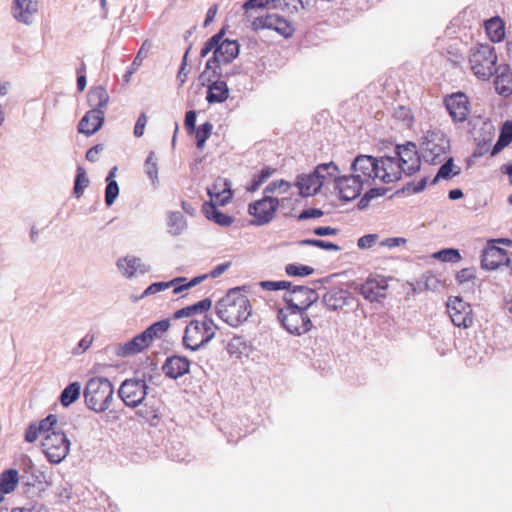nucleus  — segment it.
<instances>
[{
  "instance_id": "nucleus-1",
  "label": "nucleus",
  "mask_w": 512,
  "mask_h": 512,
  "mask_svg": "<svg viewBox=\"0 0 512 512\" xmlns=\"http://www.w3.org/2000/svg\"><path fill=\"white\" fill-rule=\"evenodd\" d=\"M420 168V155L416 145L408 142L396 146L394 156H383L380 159L371 155H358L351 163L354 177L364 186L378 183H392L401 179L402 175H412Z\"/></svg>"
},
{
  "instance_id": "nucleus-2",
  "label": "nucleus",
  "mask_w": 512,
  "mask_h": 512,
  "mask_svg": "<svg viewBox=\"0 0 512 512\" xmlns=\"http://www.w3.org/2000/svg\"><path fill=\"white\" fill-rule=\"evenodd\" d=\"M218 317L230 325L238 327L251 315V304L249 299L234 289L229 291L215 306Z\"/></svg>"
},
{
  "instance_id": "nucleus-3",
  "label": "nucleus",
  "mask_w": 512,
  "mask_h": 512,
  "mask_svg": "<svg viewBox=\"0 0 512 512\" xmlns=\"http://www.w3.org/2000/svg\"><path fill=\"white\" fill-rule=\"evenodd\" d=\"M225 30L221 29L206 41L200 51L202 58L213 51V57L206 63V69H214L220 64L232 62L239 54L240 45L236 40L223 39Z\"/></svg>"
},
{
  "instance_id": "nucleus-4",
  "label": "nucleus",
  "mask_w": 512,
  "mask_h": 512,
  "mask_svg": "<svg viewBox=\"0 0 512 512\" xmlns=\"http://www.w3.org/2000/svg\"><path fill=\"white\" fill-rule=\"evenodd\" d=\"M339 173V168L334 162L319 164L313 172L297 176L295 186L299 194L309 197L317 194L321 187L331 183Z\"/></svg>"
},
{
  "instance_id": "nucleus-5",
  "label": "nucleus",
  "mask_w": 512,
  "mask_h": 512,
  "mask_svg": "<svg viewBox=\"0 0 512 512\" xmlns=\"http://www.w3.org/2000/svg\"><path fill=\"white\" fill-rule=\"evenodd\" d=\"M83 394L87 407L101 413L110 407L114 388L107 378L93 377L87 381Z\"/></svg>"
},
{
  "instance_id": "nucleus-6",
  "label": "nucleus",
  "mask_w": 512,
  "mask_h": 512,
  "mask_svg": "<svg viewBox=\"0 0 512 512\" xmlns=\"http://www.w3.org/2000/svg\"><path fill=\"white\" fill-rule=\"evenodd\" d=\"M218 326L211 317L191 320L185 328L183 345L186 349L197 351L208 344L216 334Z\"/></svg>"
},
{
  "instance_id": "nucleus-7",
  "label": "nucleus",
  "mask_w": 512,
  "mask_h": 512,
  "mask_svg": "<svg viewBox=\"0 0 512 512\" xmlns=\"http://www.w3.org/2000/svg\"><path fill=\"white\" fill-rule=\"evenodd\" d=\"M449 149V140L442 131L429 130L422 138L420 153L425 162L435 165L446 160Z\"/></svg>"
},
{
  "instance_id": "nucleus-8",
  "label": "nucleus",
  "mask_w": 512,
  "mask_h": 512,
  "mask_svg": "<svg viewBox=\"0 0 512 512\" xmlns=\"http://www.w3.org/2000/svg\"><path fill=\"white\" fill-rule=\"evenodd\" d=\"M497 55L492 46L480 44L470 51L469 64L473 74L481 80H488L496 68Z\"/></svg>"
},
{
  "instance_id": "nucleus-9",
  "label": "nucleus",
  "mask_w": 512,
  "mask_h": 512,
  "mask_svg": "<svg viewBox=\"0 0 512 512\" xmlns=\"http://www.w3.org/2000/svg\"><path fill=\"white\" fill-rule=\"evenodd\" d=\"M71 442L63 431H52L41 441V449L51 464L61 463L69 454Z\"/></svg>"
},
{
  "instance_id": "nucleus-10",
  "label": "nucleus",
  "mask_w": 512,
  "mask_h": 512,
  "mask_svg": "<svg viewBox=\"0 0 512 512\" xmlns=\"http://www.w3.org/2000/svg\"><path fill=\"white\" fill-rule=\"evenodd\" d=\"M278 319L282 326L291 334L301 336L312 329V320L305 310L284 306L278 311Z\"/></svg>"
},
{
  "instance_id": "nucleus-11",
  "label": "nucleus",
  "mask_w": 512,
  "mask_h": 512,
  "mask_svg": "<svg viewBox=\"0 0 512 512\" xmlns=\"http://www.w3.org/2000/svg\"><path fill=\"white\" fill-rule=\"evenodd\" d=\"M280 205V201L271 195H264L263 198L254 201L248 206V213L253 217L251 224L263 226L270 223Z\"/></svg>"
},
{
  "instance_id": "nucleus-12",
  "label": "nucleus",
  "mask_w": 512,
  "mask_h": 512,
  "mask_svg": "<svg viewBox=\"0 0 512 512\" xmlns=\"http://www.w3.org/2000/svg\"><path fill=\"white\" fill-rule=\"evenodd\" d=\"M147 390L148 386L144 379L130 378L122 382L118 394L126 406L135 408L143 402Z\"/></svg>"
},
{
  "instance_id": "nucleus-13",
  "label": "nucleus",
  "mask_w": 512,
  "mask_h": 512,
  "mask_svg": "<svg viewBox=\"0 0 512 512\" xmlns=\"http://www.w3.org/2000/svg\"><path fill=\"white\" fill-rule=\"evenodd\" d=\"M207 278V275H201L194 277L190 281H186L184 277H177L168 282H155L150 284L142 293L141 298L157 294L161 291H164L168 288L173 287V294L177 295L182 293L185 290H188L196 285L200 284L203 280Z\"/></svg>"
},
{
  "instance_id": "nucleus-14",
  "label": "nucleus",
  "mask_w": 512,
  "mask_h": 512,
  "mask_svg": "<svg viewBox=\"0 0 512 512\" xmlns=\"http://www.w3.org/2000/svg\"><path fill=\"white\" fill-rule=\"evenodd\" d=\"M447 312L452 323L457 327L469 328L473 324L471 305L460 297H450L447 302Z\"/></svg>"
},
{
  "instance_id": "nucleus-15",
  "label": "nucleus",
  "mask_w": 512,
  "mask_h": 512,
  "mask_svg": "<svg viewBox=\"0 0 512 512\" xmlns=\"http://www.w3.org/2000/svg\"><path fill=\"white\" fill-rule=\"evenodd\" d=\"M284 300L287 307L305 310L310 304L318 300V293L306 286H294L292 289H287Z\"/></svg>"
},
{
  "instance_id": "nucleus-16",
  "label": "nucleus",
  "mask_w": 512,
  "mask_h": 512,
  "mask_svg": "<svg viewBox=\"0 0 512 512\" xmlns=\"http://www.w3.org/2000/svg\"><path fill=\"white\" fill-rule=\"evenodd\" d=\"M332 182H334L335 190L338 192L340 199L344 201L356 199L364 188V185L354 177L353 173L344 176L337 175L332 179Z\"/></svg>"
},
{
  "instance_id": "nucleus-17",
  "label": "nucleus",
  "mask_w": 512,
  "mask_h": 512,
  "mask_svg": "<svg viewBox=\"0 0 512 512\" xmlns=\"http://www.w3.org/2000/svg\"><path fill=\"white\" fill-rule=\"evenodd\" d=\"M116 267L122 276L127 279H132L151 271V266L144 263L140 257L135 255L120 257L116 262Z\"/></svg>"
},
{
  "instance_id": "nucleus-18",
  "label": "nucleus",
  "mask_w": 512,
  "mask_h": 512,
  "mask_svg": "<svg viewBox=\"0 0 512 512\" xmlns=\"http://www.w3.org/2000/svg\"><path fill=\"white\" fill-rule=\"evenodd\" d=\"M52 431H60L58 428V418L54 414H49L47 417L39 422H32L29 424L25 431V441L28 443H34L39 436L42 438L52 433Z\"/></svg>"
},
{
  "instance_id": "nucleus-19",
  "label": "nucleus",
  "mask_w": 512,
  "mask_h": 512,
  "mask_svg": "<svg viewBox=\"0 0 512 512\" xmlns=\"http://www.w3.org/2000/svg\"><path fill=\"white\" fill-rule=\"evenodd\" d=\"M510 259L505 249L497 247L491 241L483 249L481 255V266L486 270H495L502 265H507Z\"/></svg>"
},
{
  "instance_id": "nucleus-20",
  "label": "nucleus",
  "mask_w": 512,
  "mask_h": 512,
  "mask_svg": "<svg viewBox=\"0 0 512 512\" xmlns=\"http://www.w3.org/2000/svg\"><path fill=\"white\" fill-rule=\"evenodd\" d=\"M388 288V282L385 277L377 275L371 276L362 283L358 291L368 301H379L385 297V292Z\"/></svg>"
},
{
  "instance_id": "nucleus-21",
  "label": "nucleus",
  "mask_w": 512,
  "mask_h": 512,
  "mask_svg": "<svg viewBox=\"0 0 512 512\" xmlns=\"http://www.w3.org/2000/svg\"><path fill=\"white\" fill-rule=\"evenodd\" d=\"M150 345L151 342L144 332H142L127 342L116 344L113 348V352L117 357L128 358L143 352Z\"/></svg>"
},
{
  "instance_id": "nucleus-22",
  "label": "nucleus",
  "mask_w": 512,
  "mask_h": 512,
  "mask_svg": "<svg viewBox=\"0 0 512 512\" xmlns=\"http://www.w3.org/2000/svg\"><path fill=\"white\" fill-rule=\"evenodd\" d=\"M39 9L37 0H14L11 7L13 18L25 25H31Z\"/></svg>"
},
{
  "instance_id": "nucleus-23",
  "label": "nucleus",
  "mask_w": 512,
  "mask_h": 512,
  "mask_svg": "<svg viewBox=\"0 0 512 512\" xmlns=\"http://www.w3.org/2000/svg\"><path fill=\"white\" fill-rule=\"evenodd\" d=\"M444 103L449 115L454 121L463 122L466 120L469 112V102L463 93L459 92L447 96Z\"/></svg>"
},
{
  "instance_id": "nucleus-24",
  "label": "nucleus",
  "mask_w": 512,
  "mask_h": 512,
  "mask_svg": "<svg viewBox=\"0 0 512 512\" xmlns=\"http://www.w3.org/2000/svg\"><path fill=\"white\" fill-rule=\"evenodd\" d=\"M105 119V113L102 110H89L82 117L78 124V132L86 136L94 135L101 129Z\"/></svg>"
},
{
  "instance_id": "nucleus-25",
  "label": "nucleus",
  "mask_w": 512,
  "mask_h": 512,
  "mask_svg": "<svg viewBox=\"0 0 512 512\" xmlns=\"http://www.w3.org/2000/svg\"><path fill=\"white\" fill-rule=\"evenodd\" d=\"M162 370L167 377L177 379L189 372L190 361L184 356L174 355L166 359Z\"/></svg>"
},
{
  "instance_id": "nucleus-26",
  "label": "nucleus",
  "mask_w": 512,
  "mask_h": 512,
  "mask_svg": "<svg viewBox=\"0 0 512 512\" xmlns=\"http://www.w3.org/2000/svg\"><path fill=\"white\" fill-rule=\"evenodd\" d=\"M87 101L91 110H102L105 113L109 102L108 92L103 86H96L89 90Z\"/></svg>"
},
{
  "instance_id": "nucleus-27",
  "label": "nucleus",
  "mask_w": 512,
  "mask_h": 512,
  "mask_svg": "<svg viewBox=\"0 0 512 512\" xmlns=\"http://www.w3.org/2000/svg\"><path fill=\"white\" fill-rule=\"evenodd\" d=\"M229 96V89L225 81L216 80L208 86L206 100L210 104L223 103Z\"/></svg>"
},
{
  "instance_id": "nucleus-28",
  "label": "nucleus",
  "mask_w": 512,
  "mask_h": 512,
  "mask_svg": "<svg viewBox=\"0 0 512 512\" xmlns=\"http://www.w3.org/2000/svg\"><path fill=\"white\" fill-rule=\"evenodd\" d=\"M203 212L208 220L222 227H228L233 223V218L221 212L214 203H205L203 205Z\"/></svg>"
},
{
  "instance_id": "nucleus-29",
  "label": "nucleus",
  "mask_w": 512,
  "mask_h": 512,
  "mask_svg": "<svg viewBox=\"0 0 512 512\" xmlns=\"http://www.w3.org/2000/svg\"><path fill=\"white\" fill-rule=\"evenodd\" d=\"M19 484V473L16 469H7L0 473V494L15 491Z\"/></svg>"
},
{
  "instance_id": "nucleus-30",
  "label": "nucleus",
  "mask_w": 512,
  "mask_h": 512,
  "mask_svg": "<svg viewBox=\"0 0 512 512\" xmlns=\"http://www.w3.org/2000/svg\"><path fill=\"white\" fill-rule=\"evenodd\" d=\"M494 84L495 90L499 95L508 97L512 94V73L507 67H504L502 71L497 74Z\"/></svg>"
},
{
  "instance_id": "nucleus-31",
  "label": "nucleus",
  "mask_w": 512,
  "mask_h": 512,
  "mask_svg": "<svg viewBox=\"0 0 512 512\" xmlns=\"http://www.w3.org/2000/svg\"><path fill=\"white\" fill-rule=\"evenodd\" d=\"M226 349L231 357L240 359L242 356L249 355L251 345L242 337L235 336L228 342Z\"/></svg>"
},
{
  "instance_id": "nucleus-32",
  "label": "nucleus",
  "mask_w": 512,
  "mask_h": 512,
  "mask_svg": "<svg viewBox=\"0 0 512 512\" xmlns=\"http://www.w3.org/2000/svg\"><path fill=\"white\" fill-rule=\"evenodd\" d=\"M511 142H512V121H505L501 126L499 138L491 150V156L494 157L497 154H499Z\"/></svg>"
},
{
  "instance_id": "nucleus-33",
  "label": "nucleus",
  "mask_w": 512,
  "mask_h": 512,
  "mask_svg": "<svg viewBox=\"0 0 512 512\" xmlns=\"http://www.w3.org/2000/svg\"><path fill=\"white\" fill-rule=\"evenodd\" d=\"M211 306H212V301L208 298H205L193 305H190V306H187V307H184L182 309L175 311L173 317L175 319L190 317L197 313H203L205 311H208L211 308Z\"/></svg>"
},
{
  "instance_id": "nucleus-34",
  "label": "nucleus",
  "mask_w": 512,
  "mask_h": 512,
  "mask_svg": "<svg viewBox=\"0 0 512 512\" xmlns=\"http://www.w3.org/2000/svg\"><path fill=\"white\" fill-rule=\"evenodd\" d=\"M116 172L117 167L115 166L109 171L105 179L107 183L105 188V204L107 206H111L115 202L117 196L119 195V186L117 181L115 180Z\"/></svg>"
},
{
  "instance_id": "nucleus-35",
  "label": "nucleus",
  "mask_w": 512,
  "mask_h": 512,
  "mask_svg": "<svg viewBox=\"0 0 512 512\" xmlns=\"http://www.w3.org/2000/svg\"><path fill=\"white\" fill-rule=\"evenodd\" d=\"M322 302L327 309H340L347 304L346 292L342 290L329 291L324 295Z\"/></svg>"
},
{
  "instance_id": "nucleus-36",
  "label": "nucleus",
  "mask_w": 512,
  "mask_h": 512,
  "mask_svg": "<svg viewBox=\"0 0 512 512\" xmlns=\"http://www.w3.org/2000/svg\"><path fill=\"white\" fill-rule=\"evenodd\" d=\"M326 310L327 308L324 306L323 302H318V300L305 308L306 315L312 320V328L323 326Z\"/></svg>"
},
{
  "instance_id": "nucleus-37",
  "label": "nucleus",
  "mask_w": 512,
  "mask_h": 512,
  "mask_svg": "<svg viewBox=\"0 0 512 512\" xmlns=\"http://www.w3.org/2000/svg\"><path fill=\"white\" fill-rule=\"evenodd\" d=\"M151 46L152 45H151V42L149 40H145L142 43V45H141V47H140L136 57L134 58L131 66L128 68L127 72L124 75L125 82H129L130 77L132 76V74H134L139 69V67L142 65V62L147 57V55H148V53H149V51L151 49Z\"/></svg>"
},
{
  "instance_id": "nucleus-38",
  "label": "nucleus",
  "mask_w": 512,
  "mask_h": 512,
  "mask_svg": "<svg viewBox=\"0 0 512 512\" xmlns=\"http://www.w3.org/2000/svg\"><path fill=\"white\" fill-rule=\"evenodd\" d=\"M486 32L493 42H500L504 36V24L499 17L491 18L485 23Z\"/></svg>"
},
{
  "instance_id": "nucleus-39",
  "label": "nucleus",
  "mask_w": 512,
  "mask_h": 512,
  "mask_svg": "<svg viewBox=\"0 0 512 512\" xmlns=\"http://www.w3.org/2000/svg\"><path fill=\"white\" fill-rule=\"evenodd\" d=\"M169 233L172 235H180L187 227V222L181 212H170L168 217Z\"/></svg>"
},
{
  "instance_id": "nucleus-40",
  "label": "nucleus",
  "mask_w": 512,
  "mask_h": 512,
  "mask_svg": "<svg viewBox=\"0 0 512 512\" xmlns=\"http://www.w3.org/2000/svg\"><path fill=\"white\" fill-rule=\"evenodd\" d=\"M80 391L81 386L78 382L69 384L60 395L61 404L65 407H68L79 398Z\"/></svg>"
},
{
  "instance_id": "nucleus-41",
  "label": "nucleus",
  "mask_w": 512,
  "mask_h": 512,
  "mask_svg": "<svg viewBox=\"0 0 512 512\" xmlns=\"http://www.w3.org/2000/svg\"><path fill=\"white\" fill-rule=\"evenodd\" d=\"M145 173L148 178L151 180L154 187L158 186L159 178H158V163L155 152L151 151L145 161L144 164Z\"/></svg>"
},
{
  "instance_id": "nucleus-42",
  "label": "nucleus",
  "mask_w": 512,
  "mask_h": 512,
  "mask_svg": "<svg viewBox=\"0 0 512 512\" xmlns=\"http://www.w3.org/2000/svg\"><path fill=\"white\" fill-rule=\"evenodd\" d=\"M170 327V322L167 319L157 321L146 328L143 332L152 343L155 338L161 337Z\"/></svg>"
},
{
  "instance_id": "nucleus-43",
  "label": "nucleus",
  "mask_w": 512,
  "mask_h": 512,
  "mask_svg": "<svg viewBox=\"0 0 512 512\" xmlns=\"http://www.w3.org/2000/svg\"><path fill=\"white\" fill-rule=\"evenodd\" d=\"M433 258L445 263H457L461 260L459 250L445 248L433 254Z\"/></svg>"
},
{
  "instance_id": "nucleus-44",
  "label": "nucleus",
  "mask_w": 512,
  "mask_h": 512,
  "mask_svg": "<svg viewBox=\"0 0 512 512\" xmlns=\"http://www.w3.org/2000/svg\"><path fill=\"white\" fill-rule=\"evenodd\" d=\"M272 168H264L259 173L255 174L252 178L251 185L247 188L250 192H255L259 187L266 182L274 173Z\"/></svg>"
},
{
  "instance_id": "nucleus-45",
  "label": "nucleus",
  "mask_w": 512,
  "mask_h": 512,
  "mask_svg": "<svg viewBox=\"0 0 512 512\" xmlns=\"http://www.w3.org/2000/svg\"><path fill=\"white\" fill-rule=\"evenodd\" d=\"M89 179L86 171L82 167L77 168V175L74 182V194L76 197L82 196L84 190L88 187Z\"/></svg>"
},
{
  "instance_id": "nucleus-46",
  "label": "nucleus",
  "mask_w": 512,
  "mask_h": 512,
  "mask_svg": "<svg viewBox=\"0 0 512 512\" xmlns=\"http://www.w3.org/2000/svg\"><path fill=\"white\" fill-rule=\"evenodd\" d=\"M232 198V192L230 189V184L227 181L223 182V188L220 192H217L212 198L210 203H214L215 206L226 205Z\"/></svg>"
},
{
  "instance_id": "nucleus-47",
  "label": "nucleus",
  "mask_w": 512,
  "mask_h": 512,
  "mask_svg": "<svg viewBox=\"0 0 512 512\" xmlns=\"http://www.w3.org/2000/svg\"><path fill=\"white\" fill-rule=\"evenodd\" d=\"M213 129V125L210 122L201 124L195 131V137L197 147L202 149L205 145L206 140L210 137Z\"/></svg>"
},
{
  "instance_id": "nucleus-48",
  "label": "nucleus",
  "mask_w": 512,
  "mask_h": 512,
  "mask_svg": "<svg viewBox=\"0 0 512 512\" xmlns=\"http://www.w3.org/2000/svg\"><path fill=\"white\" fill-rule=\"evenodd\" d=\"M273 30L278 32L280 35L284 36L285 38H288L292 36L294 32V28L292 25L283 17H280L277 15L276 20L274 22Z\"/></svg>"
},
{
  "instance_id": "nucleus-49",
  "label": "nucleus",
  "mask_w": 512,
  "mask_h": 512,
  "mask_svg": "<svg viewBox=\"0 0 512 512\" xmlns=\"http://www.w3.org/2000/svg\"><path fill=\"white\" fill-rule=\"evenodd\" d=\"M94 335L87 333L80 341L77 343V345L71 350V353L74 356H80L84 354L93 344L94 342Z\"/></svg>"
},
{
  "instance_id": "nucleus-50",
  "label": "nucleus",
  "mask_w": 512,
  "mask_h": 512,
  "mask_svg": "<svg viewBox=\"0 0 512 512\" xmlns=\"http://www.w3.org/2000/svg\"><path fill=\"white\" fill-rule=\"evenodd\" d=\"M452 167H453V158L447 156L445 162L439 168L437 174L435 175L434 179L432 180V184H436L440 179L451 178Z\"/></svg>"
},
{
  "instance_id": "nucleus-51",
  "label": "nucleus",
  "mask_w": 512,
  "mask_h": 512,
  "mask_svg": "<svg viewBox=\"0 0 512 512\" xmlns=\"http://www.w3.org/2000/svg\"><path fill=\"white\" fill-rule=\"evenodd\" d=\"M301 245L315 246L321 249L330 251H339L340 247L332 242L318 240V239H304L299 242Z\"/></svg>"
},
{
  "instance_id": "nucleus-52",
  "label": "nucleus",
  "mask_w": 512,
  "mask_h": 512,
  "mask_svg": "<svg viewBox=\"0 0 512 512\" xmlns=\"http://www.w3.org/2000/svg\"><path fill=\"white\" fill-rule=\"evenodd\" d=\"M285 271L289 276H308L313 273L314 269L307 265L288 264Z\"/></svg>"
},
{
  "instance_id": "nucleus-53",
  "label": "nucleus",
  "mask_w": 512,
  "mask_h": 512,
  "mask_svg": "<svg viewBox=\"0 0 512 512\" xmlns=\"http://www.w3.org/2000/svg\"><path fill=\"white\" fill-rule=\"evenodd\" d=\"M31 481H28V484H47L50 485L52 483L51 475H49L46 471L41 469H36L31 475Z\"/></svg>"
},
{
  "instance_id": "nucleus-54",
  "label": "nucleus",
  "mask_w": 512,
  "mask_h": 512,
  "mask_svg": "<svg viewBox=\"0 0 512 512\" xmlns=\"http://www.w3.org/2000/svg\"><path fill=\"white\" fill-rule=\"evenodd\" d=\"M259 285L268 291L287 290L291 287L289 281H261Z\"/></svg>"
},
{
  "instance_id": "nucleus-55",
  "label": "nucleus",
  "mask_w": 512,
  "mask_h": 512,
  "mask_svg": "<svg viewBox=\"0 0 512 512\" xmlns=\"http://www.w3.org/2000/svg\"><path fill=\"white\" fill-rule=\"evenodd\" d=\"M378 239V234H366L358 239L357 246L360 249H369L378 243Z\"/></svg>"
},
{
  "instance_id": "nucleus-56",
  "label": "nucleus",
  "mask_w": 512,
  "mask_h": 512,
  "mask_svg": "<svg viewBox=\"0 0 512 512\" xmlns=\"http://www.w3.org/2000/svg\"><path fill=\"white\" fill-rule=\"evenodd\" d=\"M19 467L24 474L31 475L37 469L32 459L25 455L20 459Z\"/></svg>"
},
{
  "instance_id": "nucleus-57",
  "label": "nucleus",
  "mask_w": 512,
  "mask_h": 512,
  "mask_svg": "<svg viewBox=\"0 0 512 512\" xmlns=\"http://www.w3.org/2000/svg\"><path fill=\"white\" fill-rule=\"evenodd\" d=\"M406 242L407 240L403 237H391L379 241L378 244L382 247H387L391 249L401 245H405Z\"/></svg>"
},
{
  "instance_id": "nucleus-58",
  "label": "nucleus",
  "mask_w": 512,
  "mask_h": 512,
  "mask_svg": "<svg viewBox=\"0 0 512 512\" xmlns=\"http://www.w3.org/2000/svg\"><path fill=\"white\" fill-rule=\"evenodd\" d=\"M324 215V212L321 210V209H318V208H309V209H305L303 210L299 216H298V220H307V219H315V218H320Z\"/></svg>"
},
{
  "instance_id": "nucleus-59",
  "label": "nucleus",
  "mask_w": 512,
  "mask_h": 512,
  "mask_svg": "<svg viewBox=\"0 0 512 512\" xmlns=\"http://www.w3.org/2000/svg\"><path fill=\"white\" fill-rule=\"evenodd\" d=\"M147 116L145 113H141L136 121L134 127V135L135 137H141L144 134V129L147 124Z\"/></svg>"
},
{
  "instance_id": "nucleus-60",
  "label": "nucleus",
  "mask_w": 512,
  "mask_h": 512,
  "mask_svg": "<svg viewBox=\"0 0 512 512\" xmlns=\"http://www.w3.org/2000/svg\"><path fill=\"white\" fill-rule=\"evenodd\" d=\"M274 1L275 0H247L244 3L243 8L246 10L255 9V8H264L268 4H270L271 2H274Z\"/></svg>"
},
{
  "instance_id": "nucleus-61",
  "label": "nucleus",
  "mask_w": 512,
  "mask_h": 512,
  "mask_svg": "<svg viewBox=\"0 0 512 512\" xmlns=\"http://www.w3.org/2000/svg\"><path fill=\"white\" fill-rule=\"evenodd\" d=\"M104 147L101 144L91 147L86 152V159L90 162H96L99 158V154L103 151Z\"/></svg>"
},
{
  "instance_id": "nucleus-62",
  "label": "nucleus",
  "mask_w": 512,
  "mask_h": 512,
  "mask_svg": "<svg viewBox=\"0 0 512 512\" xmlns=\"http://www.w3.org/2000/svg\"><path fill=\"white\" fill-rule=\"evenodd\" d=\"M195 123H196V112L193 110H190L185 115V127L188 130L189 133H192L195 129Z\"/></svg>"
},
{
  "instance_id": "nucleus-63",
  "label": "nucleus",
  "mask_w": 512,
  "mask_h": 512,
  "mask_svg": "<svg viewBox=\"0 0 512 512\" xmlns=\"http://www.w3.org/2000/svg\"><path fill=\"white\" fill-rule=\"evenodd\" d=\"M474 277L475 275L472 269L464 268L457 273L456 280L459 283H463L472 280Z\"/></svg>"
},
{
  "instance_id": "nucleus-64",
  "label": "nucleus",
  "mask_w": 512,
  "mask_h": 512,
  "mask_svg": "<svg viewBox=\"0 0 512 512\" xmlns=\"http://www.w3.org/2000/svg\"><path fill=\"white\" fill-rule=\"evenodd\" d=\"M313 233L317 236H330L336 235L338 233V230L330 226L317 227L313 230Z\"/></svg>"
}]
</instances>
